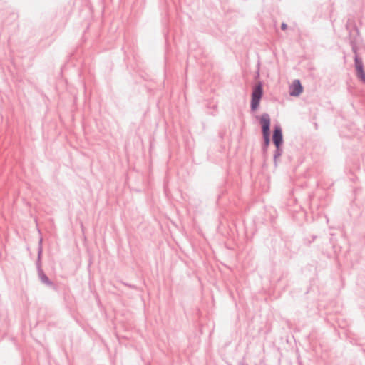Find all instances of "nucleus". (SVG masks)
<instances>
[{
    "instance_id": "f257e3e1",
    "label": "nucleus",
    "mask_w": 365,
    "mask_h": 365,
    "mask_svg": "<svg viewBox=\"0 0 365 365\" xmlns=\"http://www.w3.org/2000/svg\"><path fill=\"white\" fill-rule=\"evenodd\" d=\"M262 96V86L261 84H258L256 86L254 89L252 94V103L251 106L253 110H255L259 104L260 99Z\"/></svg>"
},
{
    "instance_id": "f03ea898",
    "label": "nucleus",
    "mask_w": 365,
    "mask_h": 365,
    "mask_svg": "<svg viewBox=\"0 0 365 365\" xmlns=\"http://www.w3.org/2000/svg\"><path fill=\"white\" fill-rule=\"evenodd\" d=\"M303 91V87L299 80L293 81L290 86V95L292 96H297Z\"/></svg>"
},
{
    "instance_id": "7ed1b4c3",
    "label": "nucleus",
    "mask_w": 365,
    "mask_h": 365,
    "mask_svg": "<svg viewBox=\"0 0 365 365\" xmlns=\"http://www.w3.org/2000/svg\"><path fill=\"white\" fill-rule=\"evenodd\" d=\"M260 123L262 125V133H269L270 118L267 114H263L261 116Z\"/></svg>"
},
{
    "instance_id": "20e7f679",
    "label": "nucleus",
    "mask_w": 365,
    "mask_h": 365,
    "mask_svg": "<svg viewBox=\"0 0 365 365\" xmlns=\"http://www.w3.org/2000/svg\"><path fill=\"white\" fill-rule=\"evenodd\" d=\"M273 141L277 148H279L282 143V134L281 128L276 127L273 134Z\"/></svg>"
},
{
    "instance_id": "39448f33",
    "label": "nucleus",
    "mask_w": 365,
    "mask_h": 365,
    "mask_svg": "<svg viewBox=\"0 0 365 365\" xmlns=\"http://www.w3.org/2000/svg\"><path fill=\"white\" fill-rule=\"evenodd\" d=\"M356 69L358 77L360 78L363 81H365V73L363 71V65L362 63L358 59H356Z\"/></svg>"
},
{
    "instance_id": "423d86ee",
    "label": "nucleus",
    "mask_w": 365,
    "mask_h": 365,
    "mask_svg": "<svg viewBox=\"0 0 365 365\" xmlns=\"http://www.w3.org/2000/svg\"><path fill=\"white\" fill-rule=\"evenodd\" d=\"M263 136H264V138L265 144L267 145H268L269 143V133L263 134Z\"/></svg>"
},
{
    "instance_id": "0eeeda50",
    "label": "nucleus",
    "mask_w": 365,
    "mask_h": 365,
    "mask_svg": "<svg viewBox=\"0 0 365 365\" xmlns=\"http://www.w3.org/2000/svg\"><path fill=\"white\" fill-rule=\"evenodd\" d=\"M286 28H287V25H286L285 24H282V29L283 30H284V29H286Z\"/></svg>"
}]
</instances>
